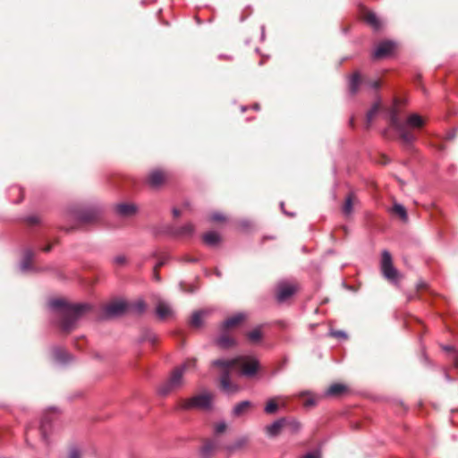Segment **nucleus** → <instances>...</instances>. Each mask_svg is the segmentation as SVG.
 <instances>
[{
	"label": "nucleus",
	"mask_w": 458,
	"mask_h": 458,
	"mask_svg": "<svg viewBox=\"0 0 458 458\" xmlns=\"http://www.w3.org/2000/svg\"><path fill=\"white\" fill-rule=\"evenodd\" d=\"M393 211L398 215L402 219H407V212L405 208L398 203H395L393 207Z\"/></svg>",
	"instance_id": "29"
},
{
	"label": "nucleus",
	"mask_w": 458,
	"mask_h": 458,
	"mask_svg": "<svg viewBox=\"0 0 458 458\" xmlns=\"http://www.w3.org/2000/svg\"><path fill=\"white\" fill-rule=\"evenodd\" d=\"M422 286H423V284H420L418 285V287H419V288H420V287H422Z\"/></svg>",
	"instance_id": "49"
},
{
	"label": "nucleus",
	"mask_w": 458,
	"mask_h": 458,
	"mask_svg": "<svg viewBox=\"0 0 458 458\" xmlns=\"http://www.w3.org/2000/svg\"><path fill=\"white\" fill-rule=\"evenodd\" d=\"M33 251L31 250H26L24 251L23 259L20 264V269L22 272L29 271L31 268L30 263L33 258Z\"/></svg>",
	"instance_id": "16"
},
{
	"label": "nucleus",
	"mask_w": 458,
	"mask_h": 458,
	"mask_svg": "<svg viewBox=\"0 0 458 458\" xmlns=\"http://www.w3.org/2000/svg\"><path fill=\"white\" fill-rule=\"evenodd\" d=\"M196 368V360L189 359L185 360L183 364L176 367L170 374L167 380L161 383L157 387V393L159 395L165 396L171 394L173 391L179 389L183 386V375L190 369Z\"/></svg>",
	"instance_id": "4"
},
{
	"label": "nucleus",
	"mask_w": 458,
	"mask_h": 458,
	"mask_svg": "<svg viewBox=\"0 0 458 458\" xmlns=\"http://www.w3.org/2000/svg\"><path fill=\"white\" fill-rule=\"evenodd\" d=\"M215 433L216 434H221L225 431L226 429V424L224 421H220L215 425Z\"/></svg>",
	"instance_id": "35"
},
{
	"label": "nucleus",
	"mask_w": 458,
	"mask_h": 458,
	"mask_svg": "<svg viewBox=\"0 0 458 458\" xmlns=\"http://www.w3.org/2000/svg\"><path fill=\"white\" fill-rule=\"evenodd\" d=\"M212 365L221 370L220 386L226 394L239 392L238 385L231 382L230 374L233 369H238L239 375L245 377H253L259 369V360L251 355H242L233 359H218L212 361Z\"/></svg>",
	"instance_id": "1"
},
{
	"label": "nucleus",
	"mask_w": 458,
	"mask_h": 458,
	"mask_svg": "<svg viewBox=\"0 0 458 458\" xmlns=\"http://www.w3.org/2000/svg\"><path fill=\"white\" fill-rule=\"evenodd\" d=\"M251 407V403L250 401H242L237 403L233 409V415L234 417H240Z\"/></svg>",
	"instance_id": "17"
},
{
	"label": "nucleus",
	"mask_w": 458,
	"mask_h": 458,
	"mask_svg": "<svg viewBox=\"0 0 458 458\" xmlns=\"http://www.w3.org/2000/svg\"><path fill=\"white\" fill-rule=\"evenodd\" d=\"M163 265V262H160L157 267H160Z\"/></svg>",
	"instance_id": "48"
},
{
	"label": "nucleus",
	"mask_w": 458,
	"mask_h": 458,
	"mask_svg": "<svg viewBox=\"0 0 458 458\" xmlns=\"http://www.w3.org/2000/svg\"><path fill=\"white\" fill-rule=\"evenodd\" d=\"M296 292L294 284L281 283L277 286L276 298L278 301H284Z\"/></svg>",
	"instance_id": "8"
},
{
	"label": "nucleus",
	"mask_w": 458,
	"mask_h": 458,
	"mask_svg": "<svg viewBox=\"0 0 458 458\" xmlns=\"http://www.w3.org/2000/svg\"><path fill=\"white\" fill-rule=\"evenodd\" d=\"M248 337L252 342H257L261 338V332L259 329H254L248 334Z\"/></svg>",
	"instance_id": "32"
},
{
	"label": "nucleus",
	"mask_w": 458,
	"mask_h": 458,
	"mask_svg": "<svg viewBox=\"0 0 458 458\" xmlns=\"http://www.w3.org/2000/svg\"><path fill=\"white\" fill-rule=\"evenodd\" d=\"M127 309L128 305L126 302L118 301L107 305L105 309V313L107 317H115L123 314Z\"/></svg>",
	"instance_id": "10"
},
{
	"label": "nucleus",
	"mask_w": 458,
	"mask_h": 458,
	"mask_svg": "<svg viewBox=\"0 0 458 458\" xmlns=\"http://www.w3.org/2000/svg\"><path fill=\"white\" fill-rule=\"evenodd\" d=\"M213 395L209 393L195 395L186 400L182 405L184 409L200 408L209 409L212 404Z\"/></svg>",
	"instance_id": "6"
},
{
	"label": "nucleus",
	"mask_w": 458,
	"mask_h": 458,
	"mask_svg": "<svg viewBox=\"0 0 458 458\" xmlns=\"http://www.w3.org/2000/svg\"><path fill=\"white\" fill-rule=\"evenodd\" d=\"M166 179V174L165 172L155 169L151 171L147 178L148 184L152 188H158L161 186Z\"/></svg>",
	"instance_id": "9"
},
{
	"label": "nucleus",
	"mask_w": 458,
	"mask_h": 458,
	"mask_svg": "<svg viewBox=\"0 0 458 458\" xmlns=\"http://www.w3.org/2000/svg\"><path fill=\"white\" fill-rule=\"evenodd\" d=\"M395 47V43L390 40H386L378 44L375 48L373 56L376 59H381L390 55Z\"/></svg>",
	"instance_id": "7"
},
{
	"label": "nucleus",
	"mask_w": 458,
	"mask_h": 458,
	"mask_svg": "<svg viewBox=\"0 0 458 458\" xmlns=\"http://www.w3.org/2000/svg\"><path fill=\"white\" fill-rule=\"evenodd\" d=\"M381 270L384 276L392 281L396 282L399 276L398 271L394 268L392 262V256L389 251L383 250L381 257Z\"/></svg>",
	"instance_id": "5"
},
{
	"label": "nucleus",
	"mask_w": 458,
	"mask_h": 458,
	"mask_svg": "<svg viewBox=\"0 0 458 458\" xmlns=\"http://www.w3.org/2000/svg\"><path fill=\"white\" fill-rule=\"evenodd\" d=\"M148 340H149L150 342L154 343L155 338H154V337H149V338H148Z\"/></svg>",
	"instance_id": "46"
},
{
	"label": "nucleus",
	"mask_w": 458,
	"mask_h": 458,
	"mask_svg": "<svg viewBox=\"0 0 458 458\" xmlns=\"http://www.w3.org/2000/svg\"><path fill=\"white\" fill-rule=\"evenodd\" d=\"M300 396L305 398L303 401V404L306 407H311L316 405L318 400V396H316L310 392H302L300 394Z\"/></svg>",
	"instance_id": "20"
},
{
	"label": "nucleus",
	"mask_w": 458,
	"mask_h": 458,
	"mask_svg": "<svg viewBox=\"0 0 458 458\" xmlns=\"http://www.w3.org/2000/svg\"><path fill=\"white\" fill-rule=\"evenodd\" d=\"M48 305L58 313L57 315L61 318V326L64 331L72 330L76 322L91 308L86 303L70 304L62 299L51 300Z\"/></svg>",
	"instance_id": "2"
},
{
	"label": "nucleus",
	"mask_w": 458,
	"mask_h": 458,
	"mask_svg": "<svg viewBox=\"0 0 458 458\" xmlns=\"http://www.w3.org/2000/svg\"><path fill=\"white\" fill-rule=\"evenodd\" d=\"M301 458H319V455L316 453H309L302 456Z\"/></svg>",
	"instance_id": "42"
},
{
	"label": "nucleus",
	"mask_w": 458,
	"mask_h": 458,
	"mask_svg": "<svg viewBox=\"0 0 458 458\" xmlns=\"http://www.w3.org/2000/svg\"><path fill=\"white\" fill-rule=\"evenodd\" d=\"M246 318V315L242 312L237 313L227 319H225L223 323V329L226 330L231 327H236L240 323H242Z\"/></svg>",
	"instance_id": "12"
},
{
	"label": "nucleus",
	"mask_w": 458,
	"mask_h": 458,
	"mask_svg": "<svg viewBox=\"0 0 458 458\" xmlns=\"http://www.w3.org/2000/svg\"><path fill=\"white\" fill-rule=\"evenodd\" d=\"M346 391V386L343 384H333L326 392L327 395H339Z\"/></svg>",
	"instance_id": "25"
},
{
	"label": "nucleus",
	"mask_w": 458,
	"mask_h": 458,
	"mask_svg": "<svg viewBox=\"0 0 458 458\" xmlns=\"http://www.w3.org/2000/svg\"><path fill=\"white\" fill-rule=\"evenodd\" d=\"M354 200V194L351 193L350 195H348L343 206V212L344 215L349 216L352 213Z\"/></svg>",
	"instance_id": "23"
},
{
	"label": "nucleus",
	"mask_w": 458,
	"mask_h": 458,
	"mask_svg": "<svg viewBox=\"0 0 458 458\" xmlns=\"http://www.w3.org/2000/svg\"><path fill=\"white\" fill-rule=\"evenodd\" d=\"M216 344L224 349L229 348L234 345V340L226 334L222 335L217 340Z\"/></svg>",
	"instance_id": "24"
},
{
	"label": "nucleus",
	"mask_w": 458,
	"mask_h": 458,
	"mask_svg": "<svg viewBox=\"0 0 458 458\" xmlns=\"http://www.w3.org/2000/svg\"><path fill=\"white\" fill-rule=\"evenodd\" d=\"M50 249H51V247H50V246H47L46 249H44V250H45V251H49V250H50Z\"/></svg>",
	"instance_id": "45"
},
{
	"label": "nucleus",
	"mask_w": 458,
	"mask_h": 458,
	"mask_svg": "<svg viewBox=\"0 0 458 458\" xmlns=\"http://www.w3.org/2000/svg\"><path fill=\"white\" fill-rule=\"evenodd\" d=\"M53 354L55 360L59 362H66L68 360L67 352L61 348L55 349Z\"/></svg>",
	"instance_id": "27"
},
{
	"label": "nucleus",
	"mask_w": 458,
	"mask_h": 458,
	"mask_svg": "<svg viewBox=\"0 0 458 458\" xmlns=\"http://www.w3.org/2000/svg\"><path fill=\"white\" fill-rule=\"evenodd\" d=\"M69 458H81L80 451L76 448H73L70 451Z\"/></svg>",
	"instance_id": "38"
},
{
	"label": "nucleus",
	"mask_w": 458,
	"mask_h": 458,
	"mask_svg": "<svg viewBox=\"0 0 458 458\" xmlns=\"http://www.w3.org/2000/svg\"><path fill=\"white\" fill-rule=\"evenodd\" d=\"M452 359L454 360V367L458 369V352L453 351Z\"/></svg>",
	"instance_id": "40"
},
{
	"label": "nucleus",
	"mask_w": 458,
	"mask_h": 458,
	"mask_svg": "<svg viewBox=\"0 0 458 458\" xmlns=\"http://www.w3.org/2000/svg\"><path fill=\"white\" fill-rule=\"evenodd\" d=\"M156 311L160 318H166L173 315L172 308L165 301H159L157 303Z\"/></svg>",
	"instance_id": "14"
},
{
	"label": "nucleus",
	"mask_w": 458,
	"mask_h": 458,
	"mask_svg": "<svg viewBox=\"0 0 458 458\" xmlns=\"http://www.w3.org/2000/svg\"><path fill=\"white\" fill-rule=\"evenodd\" d=\"M216 447V444L213 440L205 442L201 447L200 453L203 458L209 457Z\"/></svg>",
	"instance_id": "19"
},
{
	"label": "nucleus",
	"mask_w": 458,
	"mask_h": 458,
	"mask_svg": "<svg viewBox=\"0 0 458 458\" xmlns=\"http://www.w3.org/2000/svg\"><path fill=\"white\" fill-rule=\"evenodd\" d=\"M194 232V226L191 224H187L181 229V233L185 235H191Z\"/></svg>",
	"instance_id": "34"
},
{
	"label": "nucleus",
	"mask_w": 458,
	"mask_h": 458,
	"mask_svg": "<svg viewBox=\"0 0 458 458\" xmlns=\"http://www.w3.org/2000/svg\"><path fill=\"white\" fill-rule=\"evenodd\" d=\"M390 124L405 143H411L415 140V136L407 128H420L424 124V120L420 115L411 114L407 117L405 123H402L399 120L397 110L393 108L390 112Z\"/></svg>",
	"instance_id": "3"
},
{
	"label": "nucleus",
	"mask_w": 458,
	"mask_h": 458,
	"mask_svg": "<svg viewBox=\"0 0 458 458\" xmlns=\"http://www.w3.org/2000/svg\"><path fill=\"white\" fill-rule=\"evenodd\" d=\"M285 423V419H279L274 421L272 424L266 427L267 434L270 437H275L278 435L281 429L284 428Z\"/></svg>",
	"instance_id": "13"
},
{
	"label": "nucleus",
	"mask_w": 458,
	"mask_h": 458,
	"mask_svg": "<svg viewBox=\"0 0 458 458\" xmlns=\"http://www.w3.org/2000/svg\"><path fill=\"white\" fill-rule=\"evenodd\" d=\"M203 241L209 246L217 244L220 241V236L216 232H208L203 235Z\"/></svg>",
	"instance_id": "22"
},
{
	"label": "nucleus",
	"mask_w": 458,
	"mask_h": 458,
	"mask_svg": "<svg viewBox=\"0 0 458 458\" xmlns=\"http://www.w3.org/2000/svg\"><path fill=\"white\" fill-rule=\"evenodd\" d=\"M364 19L375 30H378L382 27L380 20L374 13L368 12L365 14Z\"/></svg>",
	"instance_id": "18"
},
{
	"label": "nucleus",
	"mask_w": 458,
	"mask_h": 458,
	"mask_svg": "<svg viewBox=\"0 0 458 458\" xmlns=\"http://www.w3.org/2000/svg\"><path fill=\"white\" fill-rule=\"evenodd\" d=\"M131 309L136 313H142L146 309V305L143 301H138L131 306Z\"/></svg>",
	"instance_id": "31"
},
{
	"label": "nucleus",
	"mask_w": 458,
	"mask_h": 458,
	"mask_svg": "<svg viewBox=\"0 0 458 458\" xmlns=\"http://www.w3.org/2000/svg\"><path fill=\"white\" fill-rule=\"evenodd\" d=\"M114 261L117 265H123L125 263V261H126V259H125L124 256H116L114 259Z\"/></svg>",
	"instance_id": "39"
},
{
	"label": "nucleus",
	"mask_w": 458,
	"mask_h": 458,
	"mask_svg": "<svg viewBox=\"0 0 458 458\" xmlns=\"http://www.w3.org/2000/svg\"><path fill=\"white\" fill-rule=\"evenodd\" d=\"M369 86L372 89H377L379 87V81H373L369 82Z\"/></svg>",
	"instance_id": "41"
},
{
	"label": "nucleus",
	"mask_w": 458,
	"mask_h": 458,
	"mask_svg": "<svg viewBox=\"0 0 458 458\" xmlns=\"http://www.w3.org/2000/svg\"><path fill=\"white\" fill-rule=\"evenodd\" d=\"M173 214H174V216L177 217L180 216V210L177 208H174Z\"/></svg>",
	"instance_id": "43"
},
{
	"label": "nucleus",
	"mask_w": 458,
	"mask_h": 458,
	"mask_svg": "<svg viewBox=\"0 0 458 458\" xmlns=\"http://www.w3.org/2000/svg\"><path fill=\"white\" fill-rule=\"evenodd\" d=\"M280 206H281V208L283 209V208H284V202H281Z\"/></svg>",
	"instance_id": "47"
},
{
	"label": "nucleus",
	"mask_w": 458,
	"mask_h": 458,
	"mask_svg": "<svg viewBox=\"0 0 458 458\" xmlns=\"http://www.w3.org/2000/svg\"><path fill=\"white\" fill-rule=\"evenodd\" d=\"M282 400H283V397H281V396H276V397L269 399L267 402V404L264 408L265 412L267 414L276 413L278 410L279 402Z\"/></svg>",
	"instance_id": "15"
},
{
	"label": "nucleus",
	"mask_w": 458,
	"mask_h": 458,
	"mask_svg": "<svg viewBox=\"0 0 458 458\" xmlns=\"http://www.w3.org/2000/svg\"><path fill=\"white\" fill-rule=\"evenodd\" d=\"M444 349L445 351H453V348L451 346H445Z\"/></svg>",
	"instance_id": "44"
},
{
	"label": "nucleus",
	"mask_w": 458,
	"mask_h": 458,
	"mask_svg": "<svg viewBox=\"0 0 458 458\" xmlns=\"http://www.w3.org/2000/svg\"><path fill=\"white\" fill-rule=\"evenodd\" d=\"M379 108H380V101L378 100L371 106V108L367 113L366 118H367L368 124H369L373 121V119L376 116V114H377Z\"/></svg>",
	"instance_id": "26"
},
{
	"label": "nucleus",
	"mask_w": 458,
	"mask_h": 458,
	"mask_svg": "<svg viewBox=\"0 0 458 458\" xmlns=\"http://www.w3.org/2000/svg\"><path fill=\"white\" fill-rule=\"evenodd\" d=\"M360 81H361V80H360V75L359 72H355L350 78L349 89L352 94H355L358 91Z\"/></svg>",
	"instance_id": "21"
},
{
	"label": "nucleus",
	"mask_w": 458,
	"mask_h": 458,
	"mask_svg": "<svg viewBox=\"0 0 458 458\" xmlns=\"http://www.w3.org/2000/svg\"><path fill=\"white\" fill-rule=\"evenodd\" d=\"M203 315L204 313L202 311L194 312L191 318V325L195 327H199L202 324Z\"/></svg>",
	"instance_id": "28"
},
{
	"label": "nucleus",
	"mask_w": 458,
	"mask_h": 458,
	"mask_svg": "<svg viewBox=\"0 0 458 458\" xmlns=\"http://www.w3.org/2000/svg\"><path fill=\"white\" fill-rule=\"evenodd\" d=\"M330 335L332 336L336 337V338H343V339H346L347 338L346 333L344 332V331H340V330L331 331Z\"/></svg>",
	"instance_id": "36"
},
{
	"label": "nucleus",
	"mask_w": 458,
	"mask_h": 458,
	"mask_svg": "<svg viewBox=\"0 0 458 458\" xmlns=\"http://www.w3.org/2000/svg\"><path fill=\"white\" fill-rule=\"evenodd\" d=\"M97 215L93 211L85 212L81 216V220L83 222H89L96 218Z\"/></svg>",
	"instance_id": "33"
},
{
	"label": "nucleus",
	"mask_w": 458,
	"mask_h": 458,
	"mask_svg": "<svg viewBox=\"0 0 458 458\" xmlns=\"http://www.w3.org/2000/svg\"><path fill=\"white\" fill-rule=\"evenodd\" d=\"M211 220L212 221H224L225 216H224V215H222L220 213H214L211 215Z\"/></svg>",
	"instance_id": "37"
},
{
	"label": "nucleus",
	"mask_w": 458,
	"mask_h": 458,
	"mask_svg": "<svg viewBox=\"0 0 458 458\" xmlns=\"http://www.w3.org/2000/svg\"><path fill=\"white\" fill-rule=\"evenodd\" d=\"M116 212L121 216H131L137 212V207L131 203H122L116 206Z\"/></svg>",
	"instance_id": "11"
},
{
	"label": "nucleus",
	"mask_w": 458,
	"mask_h": 458,
	"mask_svg": "<svg viewBox=\"0 0 458 458\" xmlns=\"http://www.w3.org/2000/svg\"><path fill=\"white\" fill-rule=\"evenodd\" d=\"M284 427H286L292 433H296L301 429L300 422L295 420H286Z\"/></svg>",
	"instance_id": "30"
}]
</instances>
